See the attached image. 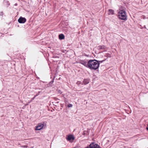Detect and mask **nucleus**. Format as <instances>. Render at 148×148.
<instances>
[{
	"label": "nucleus",
	"instance_id": "nucleus-1",
	"mask_svg": "<svg viewBox=\"0 0 148 148\" xmlns=\"http://www.w3.org/2000/svg\"><path fill=\"white\" fill-rule=\"evenodd\" d=\"M88 68L91 70H96L98 69L100 63L98 60H90L88 61Z\"/></svg>",
	"mask_w": 148,
	"mask_h": 148
},
{
	"label": "nucleus",
	"instance_id": "nucleus-2",
	"mask_svg": "<svg viewBox=\"0 0 148 148\" xmlns=\"http://www.w3.org/2000/svg\"><path fill=\"white\" fill-rule=\"evenodd\" d=\"M118 17L120 19L125 20L126 19V14L125 12L123 10L119 11L118 14Z\"/></svg>",
	"mask_w": 148,
	"mask_h": 148
},
{
	"label": "nucleus",
	"instance_id": "nucleus-3",
	"mask_svg": "<svg viewBox=\"0 0 148 148\" xmlns=\"http://www.w3.org/2000/svg\"><path fill=\"white\" fill-rule=\"evenodd\" d=\"M44 125L43 123H39L38 124L35 128V130H41L44 127Z\"/></svg>",
	"mask_w": 148,
	"mask_h": 148
},
{
	"label": "nucleus",
	"instance_id": "nucleus-4",
	"mask_svg": "<svg viewBox=\"0 0 148 148\" xmlns=\"http://www.w3.org/2000/svg\"><path fill=\"white\" fill-rule=\"evenodd\" d=\"M26 21V19L25 18L21 16L18 19V22L20 23H24Z\"/></svg>",
	"mask_w": 148,
	"mask_h": 148
},
{
	"label": "nucleus",
	"instance_id": "nucleus-5",
	"mask_svg": "<svg viewBox=\"0 0 148 148\" xmlns=\"http://www.w3.org/2000/svg\"><path fill=\"white\" fill-rule=\"evenodd\" d=\"M79 63L81 64L84 65L86 67L88 68V61L87 62L86 61L84 60H81L79 62Z\"/></svg>",
	"mask_w": 148,
	"mask_h": 148
},
{
	"label": "nucleus",
	"instance_id": "nucleus-6",
	"mask_svg": "<svg viewBox=\"0 0 148 148\" xmlns=\"http://www.w3.org/2000/svg\"><path fill=\"white\" fill-rule=\"evenodd\" d=\"M66 139L67 140L69 141L71 140H74V137L73 136L70 135L66 137Z\"/></svg>",
	"mask_w": 148,
	"mask_h": 148
},
{
	"label": "nucleus",
	"instance_id": "nucleus-7",
	"mask_svg": "<svg viewBox=\"0 0 148 148\" xmlns=\"http://www.w3.org/2000/svg\"><path fill=\"white\" fill-rule=\"evenodd\" d=\"M90 81V79H84L83 82L82 84H84V85H86L89 83Z\"/></svg>",
	"mask_w": 148,
	"mask_h": 148
},
{
	"label": "nucleus",
	"instance_id": "nucleus-8",
	"mask_svg": "<svg viewBox=\"0 0 148 148\" xmlns=\"http://www.w3.org/2000/svg\"><path fill=\"white\" fill-rule=\"evenodd\" d=\"M106 49V47L104 45L100 46L98 47V49Z\"/></svg>",
	"mask_w": 148,
	"mask_h": 148
},
{
	"label": "nucleus",
	"instance_id": "nucleus-9",
	"mask_svg": "<svg viewBox=\"0 0 148 148\" xmlns=\"http://www.w3.org/2000/svg\"><path fill=\"white\" fill-rule=\"evenodd\" d=\"M58 37L59 39L62 40L64 38V36L63 34H61L59 35Z\"/></svg>",
	"mask_w": 148,
	"mask_h": 148
},
{
	"label": "nucleus",
	"instance_id": "nucleus-10",
	"mask_svg": "<svg viewBox=\"0 0 148 148\" xmlns=\"http://www.w3.org/2000/svg\"><path fill=\"white\" fill-rule=\"evenodd\" d=\"M109 14L113 15L114 14V10L112 9H109L108 10Z\"/></svg>",
	"mask_w": 148,
	"mask_h": 148
},
{
	"label": "nucleus",
	"instance_id": "nucleus-11",
	"mask_svg": "<svg viewBox=\"0 0 148 148\" xmlns=\"http://www.w3.org/2000/svg\"><path fill=\"white\" fill-rule=\"evenodd\" d=\"M54 80V78L52 79V80L51 81V82H49V84L50 85L53 82Z\"/></svg>",
	"mask_w": 148,
	"mask_h": 148
},
{
	"label": "nucleus",
	"instance_id": "nucleus-12",
	"mask_svg": "<svg viewBox=\"0 0 148 148\" xmlns=\"http://www.w3.org/2000/svg\"><path fill=\"white\" fill-rule=\"evenodd\" d=\"M72 106L73 105L72 104H69L67 106L68 108H70L72 107Z\"/></svg>",
	"mask_w": 148,
	"mask_h": 148
},
{
	"label": "nucleus",
	"instance_id": "nucleus-13",
	"mask_svg": "<svg viewBox=\"0 0 148 148\" xmlns=\"http://www.w3.org/2000/svg\"><path fill=\"white\" fill-rule=\"evenodd\" d=\"M105 60H101V61H98V62L100 63H100H101L102 62H103L104 61H105Z\"/></svg>",
	"mask_w": 148,
	"mask_h": 148
},
{
	"label": "nucleus",
	"instance_id": "nucleus-14",
	"mask_svg": "<svg viewBox=\"0 0 148 148\" xmlns=\"http://www.w3.org/2000/svg\"><path fill=\"white\" fill-rule=\"evenodd\" d=\"M36 95H35L31 99V101H32V100H34V99L36 97Z\"/></svg>",
	"mask_w": 148,
	"mask_h": 148
},
{
	"label": "nucleus",
	"instance_id": "nucleus-15",
	"mask_svg": "<svg viewBox=\"0 0 148 148\" xmlns=\"http://www.w3.org/2000/svg\"><path fill=\"white\" fill-rule=\"evenodd\" d=\"M41 92V91H39L38 92L36 95V96L37 97V96H38L39 95L40 93Z\"/></svg>",
	"mask_w": 148,
	"mask_h": 148
},
{
	"label": "nucleus",
	"instance_id": "nucleus-16",
	"mask_svg": "<svg viewBox=\"0 0 148 148\" xmlns=\"http://www.w3.org/2000/svg\"><path fill=\"white\" fill-rule=\"evenodd\" d=\"M77 84H82L81 83V82H77Z\"/></svg>",
	"mask_w": 148,
	"mask_h": 148
},
{
	"label": "nucleus",
	"instance_id": "nucleus-17",
	"mask_svg": "<svg viewBox=\"0 0 148 148\" xmlns=\"http://www.w3.org/2000/svg\"><path fill=\"white\" fill-rule=\"evenodd\" d=\"M7 3H7V6H8L10 5V3H9V2L8 1H6Z\"/></svg>",
	"mask_w": 148,
	"mask_h": 148
},
{
	"label": "nucleus",
	"instance_id": "nucleus-18",
	"mask_svg": "<svg viewBox=\"0 0 148 148\" xmlns=\"http://www.w3.org/2000/svg\"><path fill=\"white\" fill-rule=\"evenodd\" d=\"M27 145H24L23 146V147L24 148H26L27 147Z\"/></svg>",
	"mask_w": 148,
	"mask_h": 148
},
{
	"label": "nucleus",
	"instance_id": "nucleus-19",
	"mask_svg": "<svg viewBox=\"0 0 148 148\" xmlns=\"http://www.w3.org/2000/svg\"><path fill=\"white\" fill-rule=\"evenodd\" d=\"M84 148H90V147L89 146H87L86 147Z\"/></svg>",
	"mask_w": 148,
	"mask_h": 148
},
{
	"label": "nucleus",
	"instance_id": "nucleus-20",
	"mask_svg": "<svg viewBox=\"0 0 148 148\" xmlns=\"http://www.w3.org/2000/svg\"><path fill=\"white\" fill-rule=\"evenodd\" d=\"M147 126H148V127H147V130H148V124L147 125Z\"/></svg>",
	"mask_w": 148,
	"mask_h": 148
},
{
	"label": "nucleus",
	"instance_id": "nucleus-21",
	"mask_svg": "<svg viewBox=\"0 0 148 148\" xmlns=\"http://www.w3.org/2000/svg\"><path fill=\"white\" fill-rule=\"evenodd\" d=\"M2 13H3V12H1V14H2Z\"/></svg>",
	"mask_w": 148,
	"mask_h": 148
},
{
	"label": "nucleus",
	"instance_id": "nucleus-22",
	"mask_svg": "<svg viewBox=\"0 0 148 148\" xmlns=\"http://www.w3.org/2000/svg\"><path fill=\"white\" fill-rule=\"evenodd\" d=\"M2 13H3V12H1V14H2Z\"/></svg>",
	"mask_w": 148,
	"mask_h": 148
}]
</instances>
